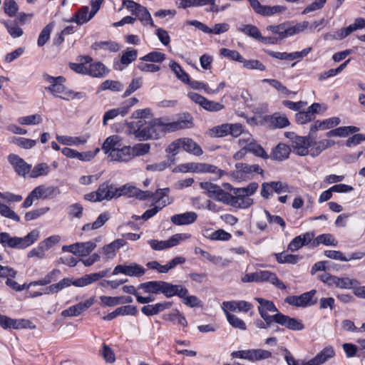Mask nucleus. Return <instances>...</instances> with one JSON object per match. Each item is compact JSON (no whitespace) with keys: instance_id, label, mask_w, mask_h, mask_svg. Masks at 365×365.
<instances>
[{"instance_id":"obj_64","label":"nucleus","mask_w":365,"mask_h":365,"mask_svg":"<svg viewBox=\"0 0 365 365\" xmlns=\"http://www.w3.org/2000/svg\"><path fill=\"white\" fill-rule=\"evenodd\" d=\"M123 86L117 81L106 80L101 85V88L103 91L110 90L112 91H120L123 89Z\"/></svg>"},{"instance_id":"obj_3","label":"nucleus","mask_w":365,"mask_h":365,"mask_svg":"<svg viewBox=\"0 0 365 365\" xmlns=\"http://www.w3.org/2000/svg\"><path fill=\"white\" fill-rule=\"evenodd\" d=\"M43 78L46 82L49 83V86L45 87V89L49 91L56 98L70 101L71 99H80L84 97L83 93H75L71 90L67 89L63 85L66 80L63 76L53 77L48 74H44L43 75Z\"/></svg>"},{"instance_id":"obj_33","label":"nucleus","mask_w":365,"mask_h":365,"mask_svg":"<svg viewBox=\"0 0 365 365\" xmlns=\"http://www.w3.org/2000/svg\"><path fill=\"white\" fill-rule=\"evenodd\" d=\"M182 149L192 155L200 156L203 151L201 147L195 143L192 139L189 138H182Z\"/></svg>"},{"instance_id":"obj_57","label":"nucleus","mask_w":365,"mask_h":365,"mask_svg":"<svg viewBox=\"0 0 365 365\" xmlns=\"http://www.w3.org/2000/svg\"><path fill=\"white\" fill-rule=\"evenodd\" d=\"M272 352L263 349H252V361H261L270 358Z\"/></svg>"},{"instance_id":"obj_4","label":"nucleus","mask_w":365,"mask_h":365,"mask_svg":"<svg viewBox=\"0 0 365 365\" xmlns=\"http://www.w3.org/2000/svg\"><path fill=\"white\" fill-rule=\"evenodd\" d=\"M40 237L39 230L34 229L23 237H11L7 232L0 233V243L13 249H25L34 244Z\"/></svg>"},{"instance_id":"obj_16","label":"nucleus","mask_w":365,"mask_h":365,"mask_svg":"<svg viewBox=\"0 0 365 365\" xmlns=\"http://www.w3.org/2000/svg\"><path fill=\"white\" fill-rule=\"evenodd\" d=\"M125 245V241L117 239L102 247L99 252L105 260H110L115 257L117 251Z\"/></svg>"},{"instance_id":"obj_2","label":"nucleus","mask_w":365,"mask_h":365,"mask_svg":"<svg viewBox=\"0 0 365 365\" xmlns=\"http://www.w3.org/2000/svg\"><path fill=\"white\" fill-rule=\"evenodd\" d=\"M163 121L160 118L151 119L148 122L145 120L130 122L127 125V131L133 135L139 140L156 138L158 133L155 129L159 127L163 130Z\"/></svg>"},{"instance_id":"obj_60","label":"nucleus","mask_w":365,"mask_h":365,"mask_svg":"<svg viewBox=\"0 0 365 365\" xmlns=\"http://www.w3.org/2000/svg\"><path fill=\"white\" fill-rule=\"evenodd\" d=\"M150 145L148 143H138L131 147L133 158L137 156L144 155L150 151Z\"/></svg>"},{"instance_id":"obj_63","label":"nucleus","mask_w":365,"mask_h":365,"mask_svg":"<svg viewBox=\"0 0 365 365\" xmlns=\"http://www.w3.org/2000/svg\"><path fill=\"white\" fill-rule=\"evenodd\" d=\"M201 107L210 112H217L224 108V106L222 104L210 101L206 98H205Z\"/></svg>"},{"instance_id":"obj_28","label":"nucleus","mask_w":365,"mask_h":365,"mask_svg":"<svg viewBox=\"0 0 365 365\" xmlns=\"http://www.w3.org/2000/svg\"><path fill=\"white\" fill-rule=\"evenodd\" d=\"M116 187L109 182H103L99 185L98 191L100 193V199L103 200H110L113 198H118Z\"/></svg>"},{"instance_id":"obj_6","label":"nucleus","mask_w":365,"mask_h":365,"mask_svg":"<svg viewBox=\"0 0 365 365\" xmlns=\"http://www.w3.org/2000/svg\"><path fill=\"white\" fill-rule=\"evenodd\" d=\"M178 170L182 173L186 172H195L198 173H216L219 176H222L223 171L218 169L216 166L207 164V163H188L181 164L178 166Z\"/></svg>"},{"instance_id":"obj_58","label":"nucleus","mask_w":365,"mask_h":365,"mask_svg":"<svg viewBox=\"0 0 365 365\" xmlns=\"http://www.w3.org/2000/svg\"><path fill=\"white\" fill-rule=\"evenodd\" d=\"M0 214L3 217L11 219L15 222L20 221L19 216L9 207L1 202H0Z\"/></svg>"},{"instance_id":"obj_22","label":"nucleus","mask_w":365,"mask_h":365,"mask_svg":"<svg viewBox=\"0 0 365 365\" xmlns=\"http://www.w3.org/2000/svg\"><path fill=\"white\" fill-rule=\"evenodd\" d=\"M110 160L121 163H128L133 159L130 146H120L117 150H113L111 155L108 157Z\"/></svg>"},{"instance_id":"obj_46","label":"nucleus","mask_w":365,"mask_h":365,"mask_svg":"<svg viewBox=\"0 0 365 365\" xmlns=\"http://www.w3.org/2000/svg\"><path fill=\"white\" fill-rule=\"evenodd\" d=\"M135 16L141 21L143 25L155 26L151 15L145 7L142 6Z\"/></svg>"},{"instance_id":"obj_51","label":"nucleus","mask_w":365,"mask_h":365,"mask_svg":"<svg viewBox=\"0 0 365 365\" xmlns=\"http://www.w3.org/2000/svg\"><path fill=\"white\" fill-rule=\"evenodd\" d=\"M100 354L103 359L107 362L112 364L115 361V355L111 347L103 343L100 350Z\"/></svg>"},{"instance_id":"obj_9","label":"nucleus","mask_w":365,"mask_h":365,"mask_svg":"<svg viewBox=\"0 0 365 365\" xmlns=\"http://www.w3.org/2000/svg\"><path fill=\"white\" fill-rule=\"evenodd\" d=\"M200 185L202 190H205L209 197L213 198L217 201L226 204L227 198L230 197V193L224 191L220 186L214 183L202 182Z\"/></svg>"},{"instance_id":"obj_14","label":"nucleus","mask_w":365,"mask_h":365,"mask_svg":"<svg viewBox=\"0 0 365 365\" xmlns=\"http://www.w3.org/2000/svg\"><path fill=\"white\" fill-rule=\"evenodd\" d=\"M118 197L121 196H125L128 197H135L139 200H146V197L148 196L149 193L140 190L136 187L131 185L130 184H125L121 187H117L116 190Z\"/></svg>"},{"instance_id":"obj_34","label":"nucleus","mask_w":365,"mask_h":365,"mask_svg":"<svg viewBox=\"0 0 365 365\" xmlns=\"http://www.w3.org/2000/svg\"><path fill=\"white\" fill-rule=\"evenodd\" d=\"M89 9L86 6H81L77 12H76L69 21L70 22H75L78 25H82L85 23L88 22L93 17H91V13Z\"/></svg>"},{"instance_id":"obj_13","label":"nucleus","mask_w":365,"mask_h":365,"mask_svg":"<svg viewBox=\"0 0 365 365\" xmlns=\"http://www.w3.org/2000/svg\"><path fill=\"white\" fill-rule=\"evenodd\" d=\"M310 145V136H294L292 138L293 150L300 156H305L309 154Z\"/></svg>"},{"instance_id":"obj_8","label":"nucleus","mask_w":365,"mask_h":365,"mask_svg":"<svg viewBox=\"0 0 365 365\" xmlns=\"http://www.w3.org/2000/svg\"><path fill=\"white\" fill-rule=\"evenodd\" d=\"M145 269L140 264L133 262L130 264H118L113 270V275L123 274L131 277H140L144 275Z\"/></svg>"},{"instance_id":"obj_15","label":"nucleus","mask_w":365,"mask_h":365,"mask_svg":"<svg viewBox=\"0 0 365 365\" xmlns=\"http://www.w3.org/2000/svg\"><path fill=\"white\" fill-rule=\"evenodd\" d=\"M235 196L230 194V197L227 198V201L226 204L230 205L236 208L245 209L249 207L253 203V200L252 198L247 196V195H245L239 190H237L235 192Z\"/></svg>"},{"instance_id":"obj_20","label":"nucleus","mask_w":365,"mask_h":365,"mask_svg":"<svg viewBox=\"0 0 365 365\" xmlns=\"http://www.w3.org/2000/svg\"><path fill=\"white\" fill-rule=\"evenodd\" d=\"M29 321L10 318L6 315L0 314V326L4 329H20L30 327Z\"/></svg>"},{"instance_id":"obj_40","label":"nucleus","mask_w":365,"mask_h":365,"mask_svg":"<svg viewBox=\"0 0 365 365\" xmlns=\"http://www.w3.org/2000/svg\"><path fill=\"white\" fill-rule=\"evenodd\" d=\"M109 215L106 212L101 213L96 220L93 223H87L82 227V230L85 232L95 230L99 229L108 220Z\"/></svg>"},{"instance_id":"obj_27","label":"nucleus","mask_w":365,"mask_h":365,"mask_svg":"<svg viewBox=\"0 0 365 365\" xmlns=\"http://www.w3.org/2000/svg\"><path fill=\"white\" fill-rule=\"evenodd\" d=\"M197 219V214L191 211L174 215L170 217V221L176 225H187L194 223Z\"/></svg>"},{"instance_id":"obj_29","label":"nucleus","mask_w":365,"mask_h":365,"mask_svg":"<svg viewBox=\"0 0 365 365\" xmlns=\"http://www.w3.org/2000/svg\"><path fill=\"white\" fill-rule=\"evenodd\" d=\"M122 145L121 138L118 135H111L108 137L102 145V150L108 155V158L111 155L113 150H117Z\"/></svg>"},{"instance_id":"obj_44","label":"nucleus","mask_w":365,"mask_h":365,"mask_svg":"<svg viewBox=\"0 0 365 365\" xmlns=\"http://www.w3.org/2000/svg\"><path fill=\"white\" fill-rule=\"evenodd\" d=\"M277 261L280 264H297L301 259L302 257L297 255L286 254L284 252L278 253L275 255Z\"/></svg>"},{"instance_id":"obj_5","label":"nucleus","mask_w":365,"mask_h":365,"mask_svg":"<svg viewBox=\"0 0 365 365\" xmlns=\"http://www.w3.org/2000/svg\"><path fill=\"white\" fill-rule=\"evenodd\" d=\"M190 237V235L189 234L178 233L171 236L167 240H150L148 242L153 250L160 251L175 247L179 245L182 241Z\"/></svg>"},{"instance_id":"obj_19","label":"nucleus","mask_w":365,"mask_h":365,"mask_svg":"<svg viewBox=\"0 0 365 365\" xmlns=\"http://www.w3.org/2000/svg\"><path fill=\"white\" fill-rule=\"evenodd\" d=\"M94 298L91 297L83 302L71 306L63 310L61 312V316L64 317L79 316L83 312L91 307L94 304Z\"/></svg>"},{"instance_id":"obj_53","label":"nucleus","mask_w":365,"mask_h":365,"mask_svg":"<svg viewBox=\"0 0 365 365\" xmlns=\"http://www.w3.org/2000/svg\"><path fill=\"white\" fill-rule=\"evenodd\" d=\"M238 30L245 34L258 40L261 37V33L257 26L251 24L243 25Z\"/></svg>"},{"instance_id":"obj_12","label":"nucleus","mask_w":365,"mask_h":365,"mask_svg":"<svg viewBox=\"0 0 365 365\" xmlns=\"http://www.w3.org/2000/svg\"><path fill=\"white\" fill-rule=\"evenodd\" d=\"M240 142L247 146L249 153H253L257 157L262 158L264 159L268 158V155L264 150V148L259 144H257L250 133H245L243 136L240 138Z\"/></svg>"},{"instance_id":"obj_48","label":"nucleus","mask_w":365,"mask_h":365,"mask_svg":"<svg viewBox=\"0 0 365 365\" xmlns=\"http://www.w3.org/2000/svg\"><path fill=\"white\" fill-rule=\"evenodd\" d=\"M269 123L274 128H282L288 126L289 122L285 116L274 113L269 118Z\"/></svg>"},{"instance_id":"obj_25","label":"nucleus","mask_w":365,"mask_h":365,"mask_svg":"<svg viewBox=\"0 0 365 365\" xmlns=\"http://www.w3.org/2000/svg\"><path fill=\"white\" fill-rule=\"evenodd\" d=\"M252 305L246 301L240 300V301H230V302H223L222 304V309L223 311H239L247 312L250 309H251Z\"/></svg>"},{"instance_id":"obj_18","label":"nucleus","mask_w":365,"mask_h":365,"mask_svg":"<svg viewBox=\"0 0 365 365\" xmlns=\"http://www.w3.org/2000/svg\"><path fill=\"white\" fill-rule=\"evenodd\" d=\"M8 160L19 175L25 176L29 173L31 165L26 163L25 160L19 155L10 154L8 156Z\"/></svg>"},{"instance_id":"obj_23","label":"nucleus","mask_w":365,"mask_h":365,"mask_svg":"<svg viewBox=\"0 0 365 365\" xmlns=\"http://www.w3.org/2000/svg\"><path fill=\"white\" fill-rule=\"evenodd\" d=\"M315 293V290H311L299 296H290L286 298L285 302L292 306L307 307L310 304V302Z\"/></svg>"},{"instance_id":"obj_55","label":"nucleus","mask_w":365,"mask_h":365,"mask_svg":"<svg viewBox=\"0 0 365 365\" xmlns=\"http://www.w3.org/2000/svg\"><path fill=\"white\" fill-rule=\"evenodd\" d=\"M241 63L243 65V67L245 68L249 69V70H259V71H264L266 69L265 66L261 63L259 61L256 59H250L247 60L245 58H242Z\"/></svg>"},{"instance_id":"obj_32","label":"nucleus","mask_w":365,"mask_h":365,"mask_svg":"<svg viewBox=\"0 0 365 365\" xmlns=\"http://www.w3.org/2000/svg\"><path fill=\"white\" fill-rule=\"evenodd\" d=\"M320 245L336 247L338 245V242L331 234H322L314 239L313 238L311 243V247L314 248Z\"/></svg>"},{"instance_id":"obj_61","label":"nucleus","mask_w":365,"mask_h":365,"mask_svg":"<svg viewBox=\"0 0 365 365\" xmlns=\"http://www.w3.org/2000/svg\"><path fill=\"white\" fill-rule=\"evenodd\" d=\"M118 115H125V111H123V109H122L121 106L117 108L109 110L107 112H106L103 115V124L106 125L107 124L108 120L114 119Z\"/></svg>"},{"instance_id":"obj_62","label":"nucleus","mask_w":365,"mask_h":365,"mask_svg":"<svg viewBox=\"0 0 365 365\" xmlns=\"http://www.w3.org/2000/svg\"><path fill=\"white\" fill-rule=\"evenodd\" d=\"M180 148H182V138L177 139L172 142L165 149V152L171 155L173 159L180 152Z\"/></svg>"},{"instance_id":"obj_35","label":"nucleus","mask_w":365,"mask_h":365,"mask_svg":"<svg viewBox=\"0 0 365 365\" xmlns=\"http://www.w3.org/2000/svg\"><path fill=\"white\" fill-rule=\"evenodd\" d=\"M89 135H86L81 137H72L67 135L57 136L56 140L61 144L66 145H83L87 142Z\"/></svg>"},{"instance_id":"obj_24","label":"nucleus","mask_w":365,"mask_h":365,"mask_svg":"<svg viewBox=\"0 0 365 365\" xmlns=\"http://www.w3.org/2000/svg\"><path fill=\"white\" fill-rule=\"evenodd\" d=\"M314 237L313 232H306L294 237L289 244L288 250L291 252L297 251L304 245H311Z\"/></svg>"},{"instance_id":"obj_26","label":"nucleus","mask_w":365,"mask_h":365,"mask_svg":"<svg viewBox=\"0 0 365 365\" xmlns=\"http://www.w3.org/2000/svg\"><path fill=\"white\" fill-rule=\"evenodd\" d=\"M259 282H269L280 289H285L287 287L277 277L276 274L268 270L257 271Z\"/></svg>"},{"instance_id":"obj_50","label":"nucleus","mask_w":365,"mask_h":365,"mask_svg":"<svg viewBox=\"0 0 365 365\" xmlns=\"http://www.w3.org/2000/svg\"><path fill=\"white\" fill-rule=\"evenodd\" d=\"M175 160L172 158H168L167 160L162 161L160 163L148 165L146 170L153 172H161L165 170L167 168L174 164Z\"/></svg>"},{"instance_id":"obj_45","label":"nucleus","mask_w":365,"mask_h":365,"mask_svg":"<svg viewBox=\"0 0 365 365\" xmlns=\"http://www.w3.org/2000/svg\"><path fill=\"white\" fill-rule=\"evenodd\" d=\"M173 202V200L170 197H167V199L163 200L162 202V205H155L154 207L146 210L143 215L141 216V218L146 220L150 219V217L155 215L160 210H161L166 205L171 204Z\"/></svg>"},{"instance_id":"obj_54","label":"nucleus","mask_w":365,"mask_h":365,"mask_svg":"<svg viewBox=\"0 0 365 365\" xmlns=\"http://www.w3.org/2000/svg\"><path fill=\"white\" fill-rule=\"evenodd\" d=\"M230 123H224L210 129V135L215 138H222L229 135Z\"/></svg>"},{"instance_id":"obj_7","label":"nucleus","mask_w":365,"mask_h":365,"mask_svg":"<svg viewBox=\"0 0 365 365\" xmlns=\"http://www.w3.org/2000/svg\"><path fill=\"white\" fill-rule=\"evenodd\" d=\"M96 247V244L93 241L85 242H76L70 245H64L62 247L63 251L68 252L74 255L80 257H86Z\"/></svg>"},{"instance_id":"obj_11","label":"nucleus","mask_w":365,"mask_h":365,"mask_svg":"<svg viewBox=\"0 0 365 365\" xmlns=\"http://www.w3.org/2000/svg\"><path fill=\"white\" fill-rule=\"evenodd\" d=\"M273 320L274 322L280 324L290 330L300 331L304 329V324H302V321L284 315L279 312H277V313L274 314Z\"/></svg>"},{"instance_id":"obj_56","label":"nucleus","mask_w":365,"mask_h":365,"mask_svg":"<svg viewBox=\"0 0 365 365\" xmlns=\"http://www.w3.org/2000/svg\"><path fill=\"white\" fill-rule=\"evenodd\" d=\"M165 59V55L159 51L150 52L144 56L141 57L140 60L146 62L161 63Z\"/></svg>"},{"instance_id":"obj_39","label":"nucleus","mask_w":365,"mask_h":365,"mask_svg":"<svg viewBox=\"0 0 365 365\" xmlns=\"http://www.w3.org/2000/svg\"><path fill=\"white\" fill-rule=\"evenodd\" d=\"M145 192L149 193L148 196L146 197V200L151 199L155 204H158V205L160 206L162 205L161 203L163 200L167 199V197H170L168 196V193L170 192L169 188L158 189L155 192H152L150 191Z\"/></svg>"},{"instance_id":"obj_36","label":"nucleus","mask_w":365,"mask_h":365,"mask_svg":"<svg viewBox=\"0 0 365 365\" xmlns=\"http://www.w3.org/2000/svg\"><path fill=\"white\" fill-rule=\"evenodd\" d=\"M291 152V149L289 145L283 143L278 144L272 153V158L274 160L282 161L288 158Z\"/></svg>"},{"instance_id":"obj_17","label":"nucleus","mask_w":365,"mask_h":365,"mask_svg":"<svg viewBox=\"0 0 365 365\" xmlns=\"http://www.w3.org/2000/svg\"><path fill=\"white\" fill-rule=\"evenodd\" d=\"M335 356V351L333 346H327L319 351L314 358L302 362V365H322L329 359Z\"/></svg>"},{"instance_id":"obj_10","label":"nucleus","mask_w":365,"mask_h":365,"mask_svg":"<svg viewBox=\"0 0 365 365\" xmlns=\"http://www.w3.org/2000/svg\"><path fill=\"white\" fill-rule=\"evenodd\" d=\"M194 125L193 118L190 114H184V117L171 123H164L163 130L165 132L172 133L180 130L188 129Z\"/></svg>"},{"instance_id":"obj_43","label":"nucleus","mask_w":365,"mask_h":365,"mask_svg":"<svg viewBox=\"0 0 365 365\" xmlns=\"http://www.w3.org/2000/svg\"><path fill=\"white\" fill-rule=\"evenodd\" d=\"M107 73L105 66L101 62H95L90 63L88 68L87 74L96 78H101Z\"/></svg>"},{"instance_id":"obj_49","label":"nucleus","mask_w":365,"mask_h":365,"mask_svg":"<svg viewBox=\"0 0 365 365\" xmlns=\"http://www.w3.org/2000/svg\"><path fill=\"white\" fill-rule=\"evenodd\" d=\"M17 122L23 125H35L42 122L41 115L38 113L22 116L17 119Z\"/></svg>"},{"instance_id":"obj_47","label":"nucleus","mask_w":365,"mask_h":365,"mask_svg":"<svg viewBox=\"0 0 365 365\" xmlns=\"http://www.w3.org/2000/svg\"><path fill=\"white\" fill-rule=\"evenodd\" d=\"M71 286L70 279L63 278L60 282L56 284H53L45 289L44 294H54L58 293L63 289Z\"/></svg>"},{"instance_id":"obj_31","label":"nucleus","mask_w":365,"mask_h":365,"mask_svg":"<svg viewBox=\"0 0 365 365\" xmlns=\"http://www.w3.org/2000/svg\"><path fill=\"white\" fill-rule=\"evenodd\" d=\"M334 144L331 140H322L319 142H313L311 138V145L309 146V153L312 157L318 156L323 150L330 148Z\"/></svg>"},{"instance_id":"obj_30","label":"nucleus","mask_w":365,"mask_h":365,"mask_svg":"<svg viewBox=\"0 0 365 365\" xmlns=\"http://www.w3.org/2000/svg\"><path fill=\"white\" fill-rule=\"evenodd\" d=\"M32 191L38 200L52 197L59 193L57 187L53 186L46 187L43 185L36 187Z\"/></svg>"},{"instance_id":"obj_41","label":"nucleus","mask_w":365,"mask_h":365,"mask_svg":"<svg viewBox=\"0 0 365 365\" xmlns=\"http://www.w3.org/2000/svg\"><path fill=\"white\" fill-rule=\"evenodd\" d=\"M138 55V51L135 49H128L127 50L120 58V63H116L114 67L117 70H122L123 68L120 67V64L128 65L133 61H134Z\"/></svg>"},{"instance_id":"obj_38","label":"nucleus","mask_w":365,"mask_h":365,"mask_svg":"<svg viewBox=\"0 0 365 365\" xmlns=\"http://www.w3.org/2000/svg\"><path fill=\"white\" fill-rule=\"evenodd\" d=\"M359 284L358 280L355 279H351L347 277H339L336 276L334 286L339 289H354V287H356Z\"/></svg>"},{"instance_id":"obj_42","label":"nucleus","mask_w":365,"mask_h":365,"mask_svg":"<svg viewBox=\"0 0 365 365\" xmlns=\"http://www.w3.org/2000/svg\"><path fill=\"white\" fill-rule=\"evenodd\" d=\"M169 66L178 79L184 83L189 82L188 74L182 69L179 63L174 61H170L169 63Z\"/></svg>"},{"instance_id":"obj_21","label":"nucleus","mask_w":365,"mask_h":365,"mask_svg":"<svg viewBox=\"0 0 365 365\" xmlns=\"http://www.w3.org/2000/svg\"><path fill=\"white\" fill-rule=\"evenodd\" d=\"M255 299L259 304L258 311L261 317L263 319H273L274 314L269 315L268 314V312L276 313L279 312L274 304L272 301H269L263 298L256 297Z\"/></svg>"},{"instance_id":"obj_52","label":"nucleus","mask_w":365,"mask_h":365,"mask_svg":"<svg viewBox=\"0 0 365 365\" xmlns=\"http://www.w3.org/2000/svg\"><path fill=\"white\" fill-rule=\"evenodd\" d=\"M228 322L234 328L239 329L241 330H245L247 329L245 323L237 316L230 314L227 311H223Z\"/></svg>"},{"instance_id":"obj_59","label":"nucleus","mask_w":365,"mask_h":365,"mask_svg":"<svg viewBox=\"0 0 365 365\" xmlns=\"http://www.w3.org/2000/svg\"><path fill=\"white\" fill-rule=\"evenodd\" d=\"M52 28L53 26L49 24L42 29L37 40V44L38 46H43L50 38Z\"/></svg>"},{"instance_id":"obj_37","label":"nucleus","mask_w":365,"mask_h":365,"mask_svg":"<svg viewBox=\"0 0 365 365\" xmlns=\"http://www.w3.org/2000/svg\"><path fill=\"white\" fill-rule=\"evenodd\" d=\"M51 172L50 166L46 163H40L34 165L29 172V176L31 178L46 176Z\"/></svg>"},{"instance_id":"obj_1","label":"nucleus","mask_w":365,"mask_h":365,"mask_svg":"<svg viewBox=\"0 0 365 365\" xmlns=\"http://www.w3.org/2000/svg\"><path fill=\"white\" fill-rule=\"evenodd\" d=\"M138 289L145 293L159 294H163L167 298L178 296L182 299V303L190 307H202L200 299L194 295H188V290L180 284H173L165 281H149L142 283Z\"/></svg>"}]
</instances>
